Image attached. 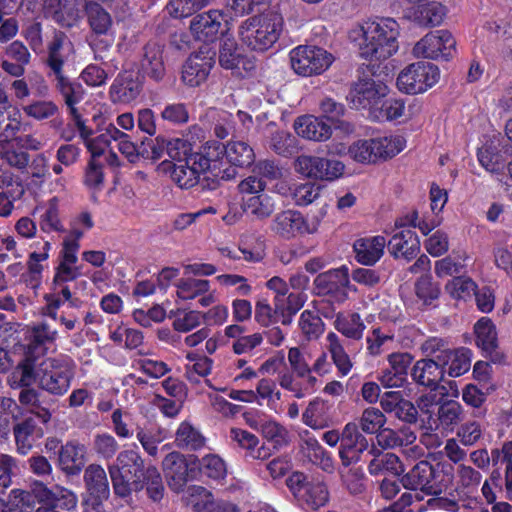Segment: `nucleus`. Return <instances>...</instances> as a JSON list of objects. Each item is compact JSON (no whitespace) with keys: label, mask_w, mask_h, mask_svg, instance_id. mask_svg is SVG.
<instances>
[{"label":"nucleus","mask_w":512,"mask_h":512,"mask_svg":"<svg viewBox=\"0 0 512 512\" xmlns=\"http://www.w3.org/2000/svg\"><path fill=\"white\" fill-rule=\"evenodd\" d=\"M388 86L372 78L360 79L356 82L349 93V100L357 109H367L369 115H372L381 101L388 95Z\"/></svg>","instance_id":"9b49d317"},{"label":"nucleus","mask_w":512,"mask_h":512,"mask_svg":"<svg viewBox=\"0 0 512 512\" xmlns=\"http://www.w3.org/2000/svg\"><path fill=\"white\" fill-rule=\"evenodd\" d=\"M259 431L264 438L275 446H283L288 443V430L275 420H261Z\"/></svg>","instance_id":"338daca9"},{"label":"nucleus","mask_w":512,"mask_h":512,"mask_svg":"<svg viewBox=\"0 0 512 512\" xmlns=\"http://www.w3.org/2000/svg\"><path fill=\"white\" fill-rule=\"evenodd\" d=\"M405 104L401 99L382 100L370 116L374 120H394L404 115Z\"/></svg>","instance_id":"e2e57ef3"},{"label":"nucleus","mask_w":512,"mask_h":512,"mask_svg":"<svg viewBox=\"0 0 512 512\" xmlns=\"http://www.w3.org/2000/svg\"><path fill=\"white\" fill-rule=\"evenodd\" d=\"M74 377L72 362L67 358H48L41 363L38 373L39 386L46 392L65 394Z\"/></svg>","instance_id":"423d86ee"},{"label":"nucleus","mask_w":512,"mask_h":512,"mask_svg":"<svg viewBox=\"0 0 512 512\" xmlns=\"http://www.w3.org/2000/svg\"><path fill=\"white\" fill-rule=\"evenodd\" d=\"M300 451L312 464L319 466L326 472L333 471V459L319 443L316 437L308 430L300 434Z\"/></svg>","instance_id":"412c9836"},{"label":"nucleus","mask_w":512,"mask_h":512,"mask_svg":"<svg viewBox=\"0 0 512 512\" xmlns=\"http://www.w3.org/2000/svg\"><path fill=\"white\" fill-rule=\"evenodd\" d=\"M476 289V283L471 278L463 276L454 277L445 285V291L453 299L466 300L475 293Z\"/></svg>","instance_id":"69168bd1"},{"label":"nucleus","mask_w":512,"mask_h":512,"mask_svg":"<svg viewBox=\"0 0 512 512\" xmlns=\"http://www.w3.org/2000/svg\"><path fill=\"white\" fill-rule=\"evenodd\" d=\"M72 51V44L65 34L55 33L52 42L49 45L47 65L50 68V76H56L63 73V65Z\"/></svg>","instance_id":"2f4dec72"},{"label":"nucleus","mask_w":512,"mask_h":512,"mask_svg":"<svg viewBox=\"0 0 512 512\" xmlns=\"http://www.w3.org/2000/svg\"><path fill=\"white\" fill-rule=\"evenodd\" d=\"M440 80L439 68L429 62H415L400 71L397 88L406 94H421L436 85Z\"/></svg>","instance_id":"20e7f679"},{"label":"nucleus","mask_w":512,"mask_h":512,"mask_svg":"<svg viewBox=\"0 0 512 512\" xmlns=\"http://www.w3.org/2000/svg\"><path fill=\"white\" fill-rule=\"evenodd\" d=\"M162 468L169 488L179 493L189 481L196 478L199 465L195 456L171 452L163 459Z\"/></svg>","instance_id":"1a4fd4ad"},{"label":"nucleus","mask_w":512,"mask_h":512,"mask_svg":"<svg viewBox=\"0 0 512 512\" xmlns=\"http://www.w3.org/2000/svg\"><path fill=\"white\" fill-rule=\"evenodd\" d=\"M41 209L42 213L39 218L40 229L45 233L62 232L64 227L59 216L58 199L53 197Z\"/></svg>","instance_id":"3c124183"},{"label":"nucleus","mask_w":512,"mask_h":512,"mask_svg":"<svg viewBox=\"0 0 512 512\" xmlns=\"http://www.w3.org/2000/svg\"><path fill=\"white\" fill-rule=\"evenodd\" d=\"M205 438L201 432L189 422H182L175 435L177 447L186 450H199L205 446Z\"/></svg>","instance_id":"c03bdc74"},{"label":"nucleus","mask_w":512,"mask_h":512,"mask_svg":"<svg viewBox=\"0 0 512 512\" xmlns=\"http://www.w3.org/2000/svg\"><path fill=\"white\" fill-rule=\"evenodd\" d=\"M161 167L163 170H171V179L180 188L189 189L198 184L201 175L207 171V162L201 156L192 155L187 143V150L179 155V159H173L172 162L164 160Z\"/></svg>","instance_id":"39448f33"},{"label":"nucleus","mask_w":512,"mask_h":512,"mask_svg":"<svg viewBox=\"0 0 512 512\" xmlns=\"http://www.w3.org/2000/svg\"><path fill=\"white\" fill-rule=\"evenodd\" d=\"M24 113L37 121L46 120L59 113L58 105L51 100H37L23 107Z\"/></svg>","instance_id":"774afa93"},{"label":"nucleus","mask_w":512,"mask_h":512,"mask_svg":"<svg viewBox=\"0 0 512 512\" xmlns=\"http://www.w3.org/2000/svg\"><path fill=\"white\" fill-rule=\"evenodd\" d=\"M150 159L159 160L167 155L171 161L179 159V155L187 150V141L176 138L166 140L164 138L150 139Z\"/></svg>","instance_id":"a19ab883"},{"label":"nucleus","mask_w":512,"mask_h":512,"mask_svg":"<svg viewBox=\"0 0 512 512\" xmlns=\"http://www.w3.org/2000/svg\"><path fill=\"white\" fill-rule=\"evenodd\" d=\"M388 250L395 259L411 260L420 250V241L417 234L410 228L396 232L389 242Z\"/></svg>","instance_id":"4be33fe9"},{"label":"nucleus","mask_w":512,"mask_h":512,"mask_svg":"<svg viewBox=\"0 0 512 512\" xmlns=\"http://www.w3.org/2000/svg\"><path fill=\"white\" fill-rule=\"evenodd\" d=\"M318 225L317 219L309 222L300 212L286 210L276 215L271 228L279 236L291 239L298 235L315 233Z\"/></svg>","instance_id":"ddd939ff"},{"label":"nucleus","mask_w":512,"mask_h":512,"mask_svg":"<svg viewBox=\"0 0 512 512\" xmlns=\"http://www.w3.org/2000/svg\"><path fill=\"white\" fill-rule=\"evenodd\" d=\"M176 294L182 300H193L209 292L210 282L205 279L182 278L176 284Z\"/></svg>","instance_id":"864d4df0"},{"label":"nucleus","mask_w":512,"mask_h":512,"mask_svg":"<svg viewBox=\"0 0 512 512\" xmlns=\"http://www.w3.org/2000/svg\"><path fill=\"white\" fill-rule=\"evenodd\" d=\"M141 69L148 77L160 81L165 74L163 47L157 43H148L144 48Z\"/></svg>","instance_id":"f704fd0d"},{"label":"nucleus","mask_w":512,"mask_h":512,"mask_svg":"<svg viewBox=\"0 0 512 512\" xmlns=\"http://www.w3.org/2000/svg\"><path fill=\"white\" fill-rule=\"evenodd\" d=\"M51 248V243L45 240L36 241L31 245L32 251L27 260V268L32 278H39L47 268Z\"/></svg>","instance_id":"37998d69"},{"label":"nucleus","mask_w":512,"mask_h":512,"mask_svg":"<svg viewBox=\"0 0 512 512\" xmlns=\"http://www.w3.org/2000/svg\"><path fill=\"white\" fill-rule=\"evenodd\" d=\"M296 133L313 141H326L331 137V126L313 115L298 117L294 122Z\"/></svg>","instance_id":"c85d7f7f"},{"label":"nucleus","mask_w":512,"mask_h":512,"mask_svg":"<svg viewBox=\"0 0 512 512\" xmlns=\"http://www.w3.org/2000/svg\"><path fill=\"white\" fill-rule=\"evenodd\" d=\"M277 382L281 388L293 393L298 399L313 393L316 388V386H309L306 380L297 377L292 370L279 372Z\"/></svg>","instance_id":"de8ad7c7"},{"label":"nucleus","mask_w":512,"mask_h":512,"mask_svg":"<svg viewBox=\"0 0 512 512\" xmlns=\"http://www.w3.org/2000/svg\"><path fill=\"white\" fill-rule=\"evenodd\" d=\"M314 286L319 295H331L337 301H345L349 291H356L350 285L348 269L344 266L319 274L314 280Z\"/></svg>","instance_id":"f8f14e48"},{"label":"nucleus","mask_w":512,"mask_h":512,"mask_svg":"<svg viewBox=\"0 0 512 512\" xmlns=\"http://www.w3.org/2000/svg\"><path fill=\"white\" fill-rule=\"evenodd\" d=\"M219 64L224 69L232 70L240 76L242 75L241 69L249 70L251 68V63L242 56L236 41L228 36H225L221 42Z\"/></svg>","instance_id":"cd10ccee"},{"label":"nucleus","mask_w":512,"mask_h":512,"mask_svg":"<svg viewBox=\"0 0 512 512\" xmlns=\"http://www.w3.org/2000/svg\"><path fill=\"white\" fill-rule=\"evenodd\" d=\"M462 406L456 401H446L438 408V424L436 428L441 426L443 429L452 430L453 427L461 420Z\"/></svg>","instance_id":"680f3d73"},{"label":"nucleus","mask_w":512,"mask_h":512,"mask_svg":"<svg viewBox=\"0 0 512 512\" xmlns=\"http://www.w3.org/2000/svg\"><path fill=\"white\" fill-rule=\"evenodd\" d=\"M211 67V58L199 54L192 55L183 66L182 80L188 86H199L206 80Z\"/></svg>","instance_id":"473e14b6"},{"label":"nucleus","mask_w":512,"mask_h":512,"mask_svg":"<svg viewBox=\"0 0 512 512\" xmlns=\"http://www.w3.org/2000/svg\"><path fill=\"white\" fill-rule=\"evenodd\" d=\"M326 350L329 352L333 364L336 366L341 376H346L350 373L353 367L350 356L345 351L344 345L340 337L334 333L329 332L326 335Z\"/></svg>","instance_id":"e433bc0d"},{"label":"nucleus","mask_w":512,"mask_h":512,"mask_svg":"<svg viewBox=\"0 0 512 512\" xmlns=\"http://www.w3.org/2000/svg\"><path fill=\"white\" fill-rule=\"evenodd\" d=\"M439 284L433 282L432 276L425 274L415 282V294L423 305H432L440 296Z\"/></svg>","instance_id":"052dcab7"},{"label":"nucleus","mask_w":512,"mask_h":512,"mask_svg":"<svg viewBox=\"0 0 512 512\" xmlns=\"http://www.w3.org/2000/svg\"><path fill=\"white\" fill-rule=\"evenodd\" d=\"M141 90V82L133 78L132 73H124L118 75L111 85L110 97L115 103H131L140 95Z\"/></svg>","instance_id":"c756f323"},{"label":"nucleus","mask_w":512,"mask_h":512,"mask_svg":"<svg viewBox=\"0 0 512 512\" xmlns=\"http://www.w3.org/2000/svg\"><path fill=\"white\" fill-rule=\"evenodd\" d=\"M286 482L293 495L307 508L317 510L329 501L328 488L318 478H308L301 472H294Z\"/></svg>","instance_id":"0eeeda50"},{"label":"nucleus","mask_w":512,"mask_h":512,"mask_svg":"<svg viewBox=\"0 0 512 512\" xmlns=\"http://www.w3.org/2000/svg\"><path fill=\"white\" fill-rule=\"evenodd\" d=\"M86 463V447L76 441L67 442L59 450L58 464L67 475H77Z\"/></svg>","instance_id":"5701e85b"},{"label":"nucleus","mask_w":512,"mask_h":512,"mask_svg":"<svg viewBox=\"0 0 512 512\" xmlns=\"http://www.w3.org/2000/svg\"><path fill=\"white\" fill-rule=\"evenodd\" d=\"M229 437L245 452L247 458L261 460L269 456V449L263 443H260L256 435L247 430L231 428Z\"/></svg>","instance_id":"bb28decb"},{"label":"nucleus","mask_w":512,"mask_h":512,"mask_svg":"<svg viewBox=\"0 0 512 512\" xmlns=\"http://www.w3.org/2000/svg\"><path fill=\"white\" fill-rule=\"evenodd\" d=\"M400 27L393 18L369 19L349 31V39L359 56L370 61H384L399 49Z\"/></svg>","instance_id":"f257e3e1"},{"label":"nucleus","mask_w":512,"mask_h":512,"mask_svg":"<svg viewBox=\"0 0 512 512\" xmlns=\"http://www.w3.org/2000/svg\"><path fill=\"white\" fill-rule=\"evenodd\" d=\"M36 424L32 419H26L14 427V436L19 453L25 455L33 447L36 434Z\"/></svg>","instance_id":"6e6d98bb"},{"label":"nucleus","mask_w":512,"mask_h":512,"mask_svg":"<svg viewBox=\"0 0 512 512\" xmlns=\"http://www.w3.org/2000/svg\"><path fill=\"white\" fill-rule=\"evenodd\" d=\"M475 342L487 355L494 353L498 347V333L495 324L488 317L480 318L474 325Z\"/></svg>","instance_id":"c9c22d12"},{"label":"nucleus","mask_w":512,"mask_h":512,"mask_svg":"<svg viewBox=\"0 0 512 512\" xmlns=\"http://www.w3.org/2000/svg\"><path fill=\"white\" fill-rule=\"evenodd\" d=\"M324 157L301 155L295 160V170L301 175L321 180Z\"/></svg>","instance_id":"0e129e2a"},{"label":"nucleus","mask_w":512,"mask_h":512,"mask_svg":"<svg viewBox=\"0 0 512 512\" xmlns=\"http://www.w3.org/2000/svg\"><path fill=\"white\" fill-rule=\"evenodd\" d=\"M386 423V416L382 411L375 407H368L363 410L358 419V430L361 429L366 434H378Z\"/></svg>","instance_id":"4d7b16f0"},{"label":"nucleus","mask_w":512,"mask_h":512,"mask_svg":"<svg viewBox=\"0 0 512 512\" xmlns=\"http://www.w3.org/2000/svg\"><path fill=\"white\" fill-rule=\"evenodd\" d=\"M243 211L255 220H265L276 210V202L272 196L263 192L246 199L241 204Z\"/></svg>","instance_id":"4c0bfd02"},{"label":"nucleus","mask_w":512,"mask_h":512,"mask_svg":"<svg viewBox=\"0 0 512 512\" xmlns=\"http://www.w3.org/2000/svg\"><path fill=\"white\" fill-rule=\"evenodd\" d=\"M335 329L349 339L360 340L366 328L358 313L339 314L334 321Z\"/></svg>","instance_id":"a18cd8bd"},{"label":"nucleus","mask_w":512,"mask_h":512,"mask_svg":"<svg viewBox=\"0 0 512 512\" xmlns=\"http://www.w3.org/2000/svg\"><path fill=\"white\" fill-rule=\"evenodd\" d=\"M282 26V17L271 12L244 21L239 34L243 44L252 50L263 52L278 40Z\"/></svg>","instance_id":"7ed1b4c3"},{"label":"nucleus","mask_w":512,"mask_h":512,"mask_svg":"<svg viewBox=\"0 0 512 512\" xmlns=\"http://www.w3.org/2000/svg\"><path fill=\"white\" fill-rule=\"evenodd\" d=\"M435 471L427 461L418 462L408 473L402 476L401 484L408 490H418L427 494H441V486L434 483Z\"/></svg>","instance_id":"dca6fc26"},{"label":"nucleus","mask_w":512,"mask_h":512,"mask_svg":"<svg viewBox=\"0 0 512 512\" xmlns=\"http://www.w3.org/2000/svg\"><path fill=\"white\" fill-rule=\"evenodd\" d=\"M35 363L30 357H25L12 371L9 377V385L11 388L30 387L36 379L34 372Z\"/></svg>","instance_id":"49530a36"},{"label":"nucleus","mask_w":512,"mask_h":512,"mask_svg":"<svg viewBox=\"0 0 512 512\" xmlns=\"http://www.w3.org/2000/svg\"><path fill=\"white\" fill-rule=\"evenodd\" d=\"M291 67L301 76L319 75L326 71L334 58L325 49L311 45H300L293 48L290 53Z\"/></svg>","instance_id":"6e6552de"},{"label":"nucleus","mask_w":512,"mask_h":512,"mask_svg":"<svg viewBox=\"0 0 512 512\" xmlns=\"http://www.w3.org/2000/svg\"><path fill=\"white\" fill-rule=\"evenodd\" d=\"M287 357L290 368L297 377L306 380L309 386H317L318 379L311 374L310 354L306 349L291 347Z\"/></svg>","instance_id":"58836bf2"},{"label":"nucleus","mask_w":512,"mask_h":512,"mask_svg":"<svg viewBox=\"0 0 512 512\" xmlns=\"http://www.w3.org/2000/svg\"><path fill=\"white\" fill-rule=\"evenodd\" d=\"M441 367L450 377H459L469 371L471 366V351L468 348L445 349L436 356Z\"/></svg>","instance_id":"b1692460"},{"label":"nucleus","mask_w":512,"mask_h":512,"mask_svg":"<svg viewBox=\"0 0 512 512\" xmlns=\"http://www.w3.org/2000/svg\"><path fill=\"white\" fill-rule=\"evenodd\" d=\"M367 438L358 430L355 422L347 423L342 430V441L339 457L342 465L349 467L361 459L362 453L368 448Z\"/></svg>","instance_id":"2eb2a0df"},{"label":"nucleus","mask_w":512,"mask_h":512,"mask_svg":"<svg viewBox=\"0 0 512 512\" xmlns=\"http://www.w3.org/2000/svg\"><path fill=\"white\" fill-rule=\"evenodd\" d=\"M145 469L144 461L138 451L133 449L121 451L117 455L116 462L108 467L114 493L121 498H127L133 490H142Z\"/></svg>","instance_id":"f03ea898"},{"label":"nucleus","mask_w":512,"mask_h":512,"mask_svg":"<svg viewBox=\"0 0 512 512\" xmlns=\"http://www.w3.org/2000/svg\"><path fill=\"white\" fill-rule=\"evenodd\" d=\"M224 14L221 10L211 9L196 15L190 23L193 36L203 42H213L222 28Z\"/></svg>","instance_id":"6ab92c4d"},{"label":"nucleus","mask_w":512,"mask_h":512,"mask_svg":"<svg viewBox=\"0 0 512 512\" xmlns=\"http://www.w3.org/2000/svg\"><path fill=\"white\" fill-rule=\"evenodd\" d=\"M333 405L322 398L312 399L302 414V421L308 427L318 430L326 428L332 420Z\"/></svg>","instance_id":"a878e982"},{"label":"nucleus","mask_w":512,"mask_h":512,"mask_svg":"<svg viewBox=\"0 0 512 512\" xmlns=\"http://www.w3.org/2000/svg\"><path fill=\"white\" fill-rule=\"evenodd\" d=\"M377 151L380 152V160L393 158L406 146V140L401 135H385L375 137Z\"/></svg>","instance_id":"bf43d9fd"},{"label":"nucleus","mask_w":512,"mask_h":512,"mask_svg":"<svg viewBox=\"0 0 512 512\" xmlns=\"http://www.w3.org/2000/svg\"><path fill=\"white\" fill-rule=\"evenodd\" d=\"M455 53L456 40L451 32L443 29L426 34L413 47V55L417 58L448 60Z\"/></svg>","instance_id":"9d476101"},{"label":"nucleus","mask_w":512,"mask_h":512,"mask_svg":"<svg viewBox=\"0 0 512 512\" xmlns=\"http://www.w3.org/2000/svg\"><path fill=\"white\" fill-rule=\"evenodd\" d=\"M43 13L58 25L72 28L78 25L82 0H41Z\"/></svg>","instance_id":"4468645a"},{"label":"nucleus","mask_w":512,"mask_h":512,"mask_svg":"<svg viewBox=\"0 0 512 512\" xmlns=\"http://www.w3.org/2000/svg\"><path fill=\"white\" fill-rule=\"evenodd\" d=\"M88 24L95 35H107L113 25L111 15L98 3L87 1L84 5Z\"/></svg>","instance_id":"ea45409f"},{"label":"nucleus","mask_w":512,"mask_h":512,"mask_svg":"<svg viewBox=\"0 0 512 512\" xmlns=\"http://www.w3.org/2000/svg\"><path fill=\"white\" fill-rule=\"evenodd\" d=\"M84 482L89 494L86 503H90L93 509L98 512L99 506L107 500L110 494L109 483L106 472L101 465L91 464L84 472Z\"/></svg>","instance_id":"a211bd4d"},{"label":"nucleus","mask_w":512,"mask_h":512,"mask_svg":"<svg viewBox=\"0 0 512 512\" xmlns=\"http://www.w3.org/2000/svg\"><path fill=\"white\" fill-rule=\"evenodd\" d=\"M383 236H371L357 239L353 244L356 260L363 265H374L383 256L386 247Z\"/></svg>","instance_id":"393cba45"},{"label":"nucleus","mask_w":512,"mask_h":512,"mask_svg":"<svg viewBox=\"0 0 512 512\" xmlns=\"http://www.w3.org/2000/svg\"><path fill=\"white\" fill-rule=\"evenodd\" d=\"M198 471L214 481H222L227 476V465L225 461L216 454H207L198 461Z\"/></svg>","instance_id":"5fc2aeb1"},{"label":"nucleus","mask_w":512,"mask_h":512,"mask_svg":"<svg viewBox=\"0 0 512 512\" xmlns=\"http://www.w3.org/2000/svg\"><path fill=\"white\" fill-rule=\"evenodd\" d=\"M477 159L479 164L498 181L504 180L506 160L501 154L498 139L486 140L478 149Z\"/></svg>","instance_id":"aec40b11"},{"label":"nucleus","mask_w":512,"mask_h":512,"mask_svg":"<svg viewBox=\"0 0 512 512\" xmlns=\"http://www.w3.org/2000/svg\"><path fill=\"white\" fill-rule=\"evenodd\" d=\"M55 89L62 96L70 115L79 112L76 105L84 98L85 90L80 83L73 82L63 73L53 76Z\"/></svg>","instance_id":"72a5a7b5"},{"label":"nucleus","mask_w":512,"mask_h":512,"mask_svg":"<svg viewBox=\"0 0 512 512\" xmlns=\"http://www.w3.org/2000/svg\"><path fill=\"white\" fill-rule=\"evenodd\" d=\"M367 351L371 356H378L391 349L395 343L394 334L381 328H373L366 338Z\"/></svg>","instance_id":"13d9d810"},{"label":"nucleus","mask_w":512,"mask_h":512,"mask_svg":"<svg viewBox=\"0 0 512 512\" xmlns=\"http://www.w3.org/2000/svg\"><path fill=\"white\" fill-rule=\"evenodd\" d=\"M33 491L38 501L45 505L44 508H50L56 511V508L71 511L77 506V496L72 491L62 486L47 488L41 482L33 484Z\"/></svg>","instance_id":"f3484780"},{"label":"nucleus","mask_w":512,"mask_h":512,"mask_svg":"<svg viewBox=\"0 0 512 512\" xmlns=\"http://www.w3.org/2000/svg\"><path fill=\"white\" fill-rule=\"evenodd\" d=\"M445 370L433 359L418 360L412 369L413 379L420 385L435 390L443 380Z\"/></svg>","instance_id":"7c9ffc66"},{"label":"nucleus","mask_w":512,"mask_h":512,"mask_svg":"<svg viewBox=\"0 0 512 512\" xmlns=\"http://www.w3.org/2000/svg\"><path fill=\"white\" fill-rule=\"evenodd\" d=\"M320 109L324 116L332 121L335 129H340L346 134L353 132L352 124L339 119L345 111L343 104L336 102L332 98H324L320 103Z\"/></svg>","instance_id":"603ef678"},{"label":"nucleus","mask_w":512,"mask_h":512,"mask_svg":"<svg viewBox=\"0 0 512 512\" xmlns=\"http://www.w3.org/2000/svg\"><path fill=\"white\" fill-rule=\"evenodd\" d=\"M284 314V303L274 299V308L266 301L260 300L255 307V320L263 327H268L281 321Z\"/></svg>","instance_id":"09e8293b"},{"label":"nucleus","mask_w":512,"mask_h":512,"mask_svg":"<svg viewBox=\"0 0 512 512\" xmlns=\"http://www.w3.org/2000/svg\"><path fill=\"white\" fill-rule=\"evenodd\" d=\"M369 453L373 455V459L368 465V471L371 475H379L384 471H389L393 474L403 472L402 464L395 454L383 453L376 447H373Z\"/></svg>","instance_id":"79ce46f5"},{"label":"nucleus","mask_w":512,"mask_h":512,"mask_svg":"<svg viewBox=\"0 0 512 512\" xmlns=\"http://www.w3.org/2000/svg\"><path fill=\"white\" fill-rule=\"evenodd\" d=\"M225 156L229 163L240 167L250 166L255 159L253 149L242 141H230L226 145Z\"/></svg>","instance_id":"8fccbe9b"}]
</instances>
